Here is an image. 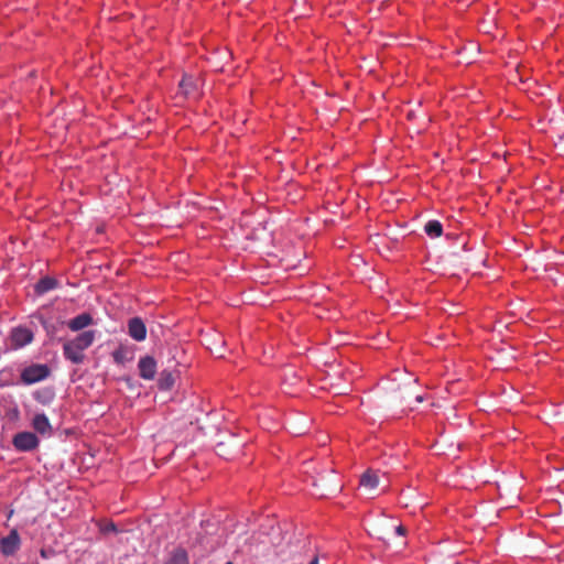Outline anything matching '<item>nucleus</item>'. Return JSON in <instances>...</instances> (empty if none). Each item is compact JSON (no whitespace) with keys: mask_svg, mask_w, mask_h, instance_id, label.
<instances>
[{"mask_svg":"<svg viewBox=\"0 0 564 564\" xmlns=\"http://www.w3.org/2000/svg\"><path fill=\"white\" fill-rule=\"evenodd\" d=\"M101 531H102L104 533H107V532H115V531H116V525H115L112 522L107 523V524H105V525L101 528Z\"/></svg>","mask_w":564,"mask_h":564,"instance_id":"obj_17","label":"nucleus"},{"mask_svg":"<svg viewBox=\"0 0 564 564\" xmlns=\"http://www.w3.org/2000/svg\"><path fill=\"white\" fill-rule=\"evenodd\" d=\"M128 333L131 338L142 341L147 337V327L139 317H133L128 322Z\"/></svg>","mask_w":564,"mask_h":564,"instance_id":"obj_8","label":"nucleus"},{"mask_svg":"<svg viewBox=\"0 0 564 564\" xmlns=\"http://www.w3.org/2000/svg\"><path fill=\"white\" fill-rule=\"evenodd\" d=\"M139 375L145 380H152L156 373V361L151 356H144L138 364Z\"/></svg>","mask_w":564,"mask_h":564,"instance_id":"obj_7","label":"nucleus"},{"mask_svg":"<svg viewBox=\"0 0 564 564\" xmlns=\"http://www.w3.org/2000/svg\"><path fill=\"white\" fill-rule=\"evenodd\" d=\"M12 444L19 452H31L39 447L40 440L35 433L24 431L13 436Z\"/></svg>","mask_w":564,"mask_h":564,"instance_id":"obj_3","label":"nucleus"},{"mask_svg":"<svg viewBox=\"0 0 564 564\" xmlns=\"http://www.w3.org/2000/svg\"><path fill=\"white\" fill-rule=\"evenodd\" d=\"M379 486V476L377 473L368 470L360 478V487L368 492L373 491Z\"/></svg>","mask_w":564,"mask_h":564,"instance_id":"obj_11","label":"nucleus"},{"mask_svg":"<svg viewBox=\"0 0 564 564\" xmlns=\"http://www.w3.org/2000/svg\"><path fill=\"white\" fill-rule=\"evenodd\" d=\"M34 338L33 332L25 326H18L11 330L10 343L14 349L22 348L32 343Z\"/></svg>","mask_w":564,"mask_h":564,"instance_id":"obj_4","label":"nucleus"},{"mask_svg":"<svg viewBox=\"0 0 564 564\" xmlns=\"http://www.w3.org/2000/svg\"><path fill=\"white\" fill-rule=\"evenodd\" d=\"M395 532L399 534V535H404L405 534V528L403 525H398L395 528Z\"/></svg>","mask_w":564,"mask_h":564,"instance_id":"obj_18","label":"nucleus"},{"mask_svg":"<svg viewBox=\"0 0 564 564\" xmlns=\"http://www.w3.org/2000/svg\"><path fill=\"white\" fill-rule=\"evenodd\" d=\"M134 352L128 346H120L112 352L113 361L118 365H124L133 359Z\"/></svg>","mask_w":564,"mask_h":564,"instance_id":"obj_12","label":"nucleus"},{"mask_svg":"<svg viewBox=\"0 0 564 564\" xmlns=\"http://www.w3.org/2000/svg\"><path fill=\"white\" fill-rule=\"evenodd\" d=\"M425 234L431 238H437L443 234V226L438 220H430L424 227Z\"/></svg>","mask_w":564,"mask_h":564,"instance_id":"obj_15","label":"nucleus"},{"mask_svg":"<svg viewBox=\"0 0 564 564\" xmlns=\"http://www.w3.org/2000/svg\"><path fill=\"white\" fill-rule=\"evenodd\" d=\"M163 564H188V555L184 549L173 550Z\"/></svg>","mask_w":564,"mask_h":564,"instance_id":"obj_14","label":"nucleus"},{"mask_svg":"<svg viewBox=\"0 0 564 564\" xmlns=\"http://www.w3.org/2000/svg\"><path fill=\"white\" fill-rule=\"evenodd\" d=\"M44 393H45L46 395H44V394H43L42 392H40V391L35 392V393H34V399H35L36 401H39L40 403H42V404H46V403H48V402L52 400L53 394H52V393H51V391H48V390L44 391Z\"/></svg>","mask_w":564,"mask_h":564,"instance_id":"obj_16","label":"nucleus"},{"mask_svg":"<svg viewBox=\"0 0 564 564\" xmlns=\"http://www.w3.org/2000/svg\"><path fill=\"white\" fill-rule=\"evenodd\" d=\"M180 90L185 97L196 98L198 96V79L185 75L180 83Z\"/></svg>","mask_w":564,"mask_h":564,"instance_id":"obj_9","label":"nucleus"},{"mask_svg":"<svg viewBox=\"0 0 564 564\" xmlns=\"http://www.w3.org/2000/svg\"><path fill=\"white\" fill-rule=\"evenodd\" d=\"M96 330H84L73 339L63 345L64 357L75 365H79L85 359L84 351L88 349L96 339Z\"/></svg>","mask_w":564,"mask_h":564,"instance_id":"obj_1","label":"nucleus"},{"mask_svg":"<svg viewBox=\"0 0 564 564\" xmlns=\"http://www.w3.org/2000/svg\"><path fill=\"white\" fill-rule=\"evenodd\" d=\"M41 555L45 557V556H46V553H45L44 551H42V552H41Z\"/></svg>","mask_w":564,"mask_h":564,"instance_id":"obj_19","label":"nucleus"},{"mask_svg":"<svg viewBox=\"0 0 564 564\" xmlns=\"http://www.w3.org/2000/svg\"><path fill=\"white\" fill-rule=\"evenodd\" d=\"M48 376L50 368L46 365L33 364L22 370L21 380L24 384H33L45 380Z\"/></svg>","mask_w":564,"mask_h":564,"instance_id":"obj_2","label":"nucleus"},{"mask_svg":"<svg viewBox=\"0 0 564 564\" xmlns=\"http://www.w3.org/2000/svg\"><path fill=\"white\" fill-rule=\"evenodd\" d=\"M32 429L42 436H51L53 433L52 424L44 413H37L31 421Z\"/></svg>","mask_w":564,"mask_h":564,"instance_id":"obj_6","label":"nucleus"},{"mask_svg":"<svg viewBox=\"0 0 564 564\" xmlns=\"http://www.w3.org/2000/svg\"><path fill=\"white\" fill-rule=\"evenodd\" d=\"M93 324V317L88 313H82L67 322V327L73 332H79Z\"/></svg>","mask_w":564,"mask_h":564,"instance_id":"obj_10","label":"nucleus"},{"mask_svg":"<svg viewBox=\"0 0 564 564\" xmlns=\"http://www.w3.org/2000/svg\"><path fill=\"white\" fill-rule=\"evenodd\" d=\"M21 545L20 535L17 530H12L7 536L0 540V551L3 555H13Z\"/></svg>","mask_w":564,"mask_h":564,"instance_id":"obj_5","label":"nucleus"},{"mask_svg":"<svg viewBox=\"0 0 564 564\" xmlns=\"http://www.w3.org/2000/svg\"><path fill=\"white\" fill-rule=\"evenodd\" d=\"M57 286V281L50 276L42 278L34 286V291L37 295H42L48 291L54 290Z\"/></svg>","mask_w":564,"mask_h":564,"instance_id":"obj_13","label":"nucleus"}]
</instances>
